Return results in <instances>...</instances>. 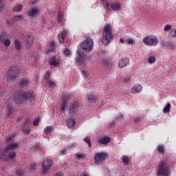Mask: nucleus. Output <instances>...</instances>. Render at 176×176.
Returning <instances> with one entry per match:
<instances>
[{
    "label": "nucleus",
    "instance_id": "1",
    "mask_svg": "<svg viewBox=\"0 0 176 176\" xmlns=\"http://www.w3.org/2000/svg\"><path fill=\"white\" fill-rule=\"evenodd\" d=\"M17 148H19V143H10L6 149L1 151L0 158L6 162L13 160V159L16 157V152L12 149H16Z\"/></svg>",
    "mask_w": 176,
    "mask_h": 176
},
{
    "label": "nucleus",
    "instance_id": "2",
    "mask_svg": "<svg viewBox=\"0 0 176 176\" xmlns=\"http://www.w3.org/2000/svg\"><path fill=\"white\" fill-rule=\"evenodd\" d=\"M32 97V94L30 91L22 92L16 91L14 96V100L16 104L19 105L23 104L24 101H28Z\"/></svg>",
    "mask_w": 176,
    "mask_h": 176
},
{
    "label": "nucleus",
    "instance_id": "3",
    "mask_svg": "<svg viewBox=\"0 0 176 176\" xmlns=\"http://www.w3.org/2000/svg\"><path fill=\"white\" fill-rule=\"evenodd\" d=\"M113 38L112 28L109 25H105L102 31V41L104 43L108 44Z\"/></svg>",
    "mask_w": 176,
    "mask_h": 176
},
{
    "label": "nucleus",
    "instance_id": "4",
    "mask_svg": "<svg viewBox=\"0 0 176 176\" xmlns=\"http://www.w3.org/2000/svg\"><path fill=\"white\" fill-rule=\"evenodd\" d=\"M170 173V164L164 160L159 162L157 166V174L161 176H168Z\"/></svg>",
    "mask_w": 176,
    "mask_h": 176
},
{
    "label": "nucleus",
    "instance_id": "5",
    "mask_svg": "<svg viewBox=\"0 0 176 176\" xmlns=\"http://www.w3.org/2000/svg\"><path fill=\"white\" fill-rule=\"evenodd\" d=\"M19 76V68L16 66L10 67L8 72V81L10 83H13L16 81V78Z\"/></svg>",
    "mask_w": 176,
    "mask_h": 176
},
{
    "label": "nucleus",
    "instance_id": "6",
    "mask_svg": "<svg viewBox=\"0 0 176 176\" xmlns=\"http://www.w3.org/2000/svg\"><path fill=\"white\" fill-rule=\"evenodd\" d=\"M94 43L93 39L91 38H85L82 43H81V49L84 50L86 53H90L93 50V46Z\"/></svg>",
    "mask_w": 176,
    "mask_h": 176
},
{
    "label": "nucleus",
    "instance_id": "7",
    "mask_svg": "<svg viewBox=\"0 0 176 176\" xmlns=\"http://www.w3.org/2000/svg\"><path fill=\"white\" fill-rule=\"evenodd\" d=\"M52 166H53V162L52 160L49 158L44 160V161L41 164L43 173L44 175H46V174H47V173L50 171V168H52Z\"/></svg>",
    "mask_w": 176,
    "mask_h": 176
},
{
    "label": "nucleus",
    "instance_id": "8",
    "mask_svg": "<svg viewBox=\"0 0 176 176\" xmlns=\"http://www.w3.org/2000/svg\"><path fill=\"white\" fill-rule=\"evenodd\" d=\"M143 43H145L148 46H157L159 41L155 36H145L143 39Z\"/></svg>",
    "mask_w": 176,
    "mask_h": 176
},
{
    "label": "nucleus",
    "instance_id": "9",
    "mask_svg": "<svg viewBox=\"0 0 176 176\" xmlns=\"http://www.w3.org/2000/svg\"><path fill=\"white\" fill-rule=\"evenodd\" d=\"M80 109V107H79V103L78 102H75L69 106V113L71 116H75L79 113Z\"/></svg>",
    "mask_w": 176,
    "mask_h": 176
},
{
    "label": "nucleus",
    "instance_id": "10",
    "mask_svg": "<svg viewBox=\"0 0 176 176\" xmlns=\"http://www.w3.org/2000/svg\"><path fill=\"white\" fill-rule=\"evenodd\" d=\"M87 60V54L82 52V51H78L77 52V56H76V61L82 65V64H85L86 61Z\"/></svg>",
    "mask_w": 176,
    "mask_h": 176
},
{
    "label": "nucleus",
    "instance_id": "11",
    "mask_svg": "<svg viewBox=\"0 0 176 176\" xmlns=\"http://www.w3.org/2000/svg\"><path fill=\"white\" fill-rule=\"evenodd\" d=\"M105 8L109 12H111V10H120V9H122L120 2H115L111 4L109 3H106Z\"/></svg>",
    "mask_w": 176,
    "mask_h": 176
},
{
    "label": "nucleus",
    "instance_id": "12",
    "mask_svg": "<svg viewBox=\"0 0 176 176\" xmlns=\"http://www.w3.org/2000/svg\"><path fill=\"white\" fill-rule=\"evenodd\" d=\"M108 157V154L107 153H99L95 154V163L96 164H99V163H102L105 159Z\"/></svg>",
    "mask_w": 176,
    "mask_h": 176
},
{
    "label": "nucleus",
    "instance_id": "13",
    "mask_svg": "<svg viewBox=\"0 0 176 176\" xmlns=\"http://www.w3.org/2000/svg\"><path fill=\"white\" fill-rule=\"evenodd\" d=\"M39 10H38V8H30L28 11V15L30 17H38V16L39 15L38 13Z\"/></svg>",
    "mask_w": 176,
    "mask_h": 176
},
{
    "label": "nucleus",
    "instance_id": "14",
    "mask_svg": "<svg viewBox=\"0 0 176 176\" xmlns=\"http://www.w3.org/2000/svg\"><path fill=\"white\" fill-rule=\"evenodd\" d=\"M14 43L15 49L16 50H17V52H21V50H23V43L21 42V41H20V39L15 38Z\"/></svg>",
    "mask_w": 176,
    "mask_h": 176
},
{
    "label": "nucleus",
    "instance_id": "15",
    "mask_svg": "<svg viewBox=\"0 0 176 176\" xmlns=\"http://www.w3.org/2000/svg\"><path fill=\"white\" fill-rule=\"evenodd\" d=\"M87 100H88L89 102L91 104H94L97 101V96L94 94H89L87 95Z\"/></svg>",
    "mask_w": 176,
    "mask_h": 176
},
{
    "label": "nucleus",
    "instance_id": "16",
    "mask_svg": "<svg viewBox=\"0 0 176 176\" xmlns=\"http://www.w3.org/2000/svg\"><path fill=\"white\" fill-rule=\"evenodd\" d=\"M21 89H27L30 86V80L28 78H22L20 82Z\"/></svg>",
    "mask_w": 176,
    "mask_h": 176
},
{
    "label": "nucleus",
    "instance_id": "17",
    "mask_svg": "<svg viewBox=\"0 0 176 176\" xmlns=\"http://www.w3.org/2000/svg\"><path fill=\"white\" fill-rule=\"evenodd\" d=\"M67 36V31L63 30L60 34L58 35V39L60 43H64V39Z\"/></svg>",
    "mask_w": 176,
    "mask_h": 176
},
{
    "label": "nucleus",
    "instance_id": "18",
    "mask_svg": "<svg viewBox=\"0 0 176 176\" xmlns=\"http://www.w3.org/2000/svg\"><path fill=\"white\" fill-rule=\"evenodd\" d=\"M129 60L127 58H124V59L119 60L118 67L120 68H124V67H126L127 65V64H129Z\"/></svg>",
    "mask_w": 176,
    "mask_h": 176
},
{
    "label": "nucleus",
    "instance_id": "19",
    "mask_svg": "<svg viewBox=\"0 0 176 176\" xmlns=\"http://www.w3.org/2000/svg\"><path fill=\"white\" fill-rule=\"evenodd\" d=\"M98 142L100 144H103V145H108V143L111 142V138L105 137V138H100L98 140Z\"/></svg>",
    "mask_w": 176,
    "mask_h": 176
},
{
    "label": "nucleus",
    "instance_id": "20",
    "mask_svg": "<svg viewBox=\"0 0 176 176\" xmlns=\"http://www.w3.org/2000/svg\"><path fill=\"white\" fill-rule=\"evenodd\" d=\"M63 102L62 103V105L60 106L61 111H65V107H67V104H68V100H67V97L63 96Z\"/></svg>",
    "mask_w": 176,
    "mask_h": 176
},
{
    "label": "nucleus",
    "instance_id": "21",
    "mask_svg": "<svg viewBox=\"0 0 176 176\" xmlns=\"http://www.w3.org/2000/svg\"><path fill=\"white\" fill-rule=\"evenodd\" d=\"M133 90H134L135 93H141V91H142V86L138 84L133 87Z\"/></svg>",
    "mask_w": 176,
    "mask_h": 176
},
{
    "label": "nucleus",
    "instance_id": "22",
    "mask_svg": "<svg viewBox=\"0 0 176 176\" xmlns=\"http://www.w3.org/2000/svg\"><path fill=\"white\" fill-rule=\"evenodd\" d=\"M7 113H8V118H9L10 115L13 113V106L10 104H8L7 106Z\"/></svg>",
    "mask_w": 176,
    "mask_h": 176
},
{
    "label": "nucleus",
    "instance_id": "23",
    "mask_svg": "<svg viewBox=\"0 0 176 176\" xmlns=\"http://www.w3.org/2000/svg\"><path fill=\"white\" fill-rule=\"evenodd\" d=\"M67 126H68L69 127H74V126H75V120H74V119L71 118L69 119L67 122H66Z\"/></svg>",
    "mask_w": 176,
    "mask_h": 176
},
{
    "label": "nucleus",
    "instance_id": "24",
    "mask_svg": "<svg viewBox=\"0 0 176 176\" xmlns=\"http://www.w3.org/2000/svg\"><path fill=\"white\" fill-rule=\"evenodd\" d=\"M23 7L24 6L23 4H17L16 6H14L13 10L14 12H20Z\"/></svg>",
    "mask_w": 176,
    "mask_h": 176
},
{
    "label": "nucleus",
    "instance_id": "25",
    "mask_svg": "<svg viewBox=\"0 0 176 176\" xmlns=\"http://www.w3.org/2000/svg\"><path fill=\"white\" fill-rule=\"evenodd\" d=\"M50 65H54V67H60V62L56 59H53L50 62Z\"/></svg>",
    "mask_w": 176,
    "mask_h": 176
},
{
    "label": "nucleus",
    "instance_id": "26",
    "mask_svg": "<svg viewBox=\"0 0 176 176\" xmlns=\"http://www.w3.org/2000/svg\"><path fill=\"white\" fill-rule=\"evenodd\" d=\"M85 157H86V155L83 153L76 154V159H77L78 160H85Z\"/></svg>",
    "mask_w": 176,
    "mask_h": 176
},
{
    "label": "nucleus",
    "instance_id": "27",
    "mask_svg": "<svg viewBox=\"0 0 176 176\" xmlns=\"http://www.w3.org/2000/svg\"><path fill=\"white\" fill-rule=\"evenodd\" d=\"M170 108H171V104L167 103L166 107L164 108V113H170Z\"/></svg>",
    "mask_w": 176,
    "mask_h": 176
},
{
    "label": "nucleus",
    "instance_id": "28",
    "mask_svg": "<svg viewBox=\"0 0 176 176\" xmlns=\"http://www.w3.org/2000/svg\"><path fill=\"white\" fill-rule=\"evenodd\" d=\"M16 137V135L12 134V135H8L6 140L7 141V142H9L10 141H14V138Z\"/></svg>",
    "mask_w": 176,
    "mask_h": 176
},
{
    "label": "nucleus",
    "instance_id": "29",
    "mask_svg": "<svg viewBox=\"0 0 176 176\" xmlns=\"http://www.w3.org/2000/svg\"><path fill=\"white\" fill-rule=\"evenodd\" d=\"M162 45L164 46V47H166V49H171V47H173V43L170 42H164L162 43Z\"/></svg>",
    "mask_w": 176,
    "mask_h": 176
},
{
    "label": "nucleus",
    "instance_id": "30",
    "mask_svg": "<svg viewBox=\"0 0 176 176\" xmlns=\"http://www.w3.org/2000/svg\"><path fill=\"white\" fill-rule=\"evenodd\" d=\"M23 19H24V17H23V16L21 15H16L13 16V20L14 21H21L23 20Z\"/></svg>",
    "mask_w": 176,
    "mask_h": 176
},
{
    "label": "nucleus",
    "instance_id": "31",
    "mask_svg": "<svg viewBox=\"0 0 176 176\" xmlns=\"http://www.w3.org/2000/svg\"><path fill=\"white\" fill-rule=\"evenodd\" d=\"M33 38H26V46L31 47L32 46Z\"/></svg>",
    "mask_w": 176,
    "mask_h": 176
},
{
    "label": "nucleus",
    "instance_id": "32",
    "mask_svg": "<svg viewBox=\"0 0 176 176\" xmlns=\"http://www.w3.org/2000/svg\"><path fill=\"white\" fill-rule=\"evenodd\" d=\"M47 85H49V87H50V89H54V87H56V82L52 81V80H48V82H47Z\"/></svg>",
    "mask_w": 176,
    "mask_h": 176
},
{
    "label": "nucleus",
    "instance_id": "33",
    "mask_svg": "<svg viewBox=\"0 0 176 176\" xmlns=\"http://www.w3.org/2000/svg\"><path fill=\"white\" fill-rule=\"evenodd\" d=\"M82 74L83 75V76H86V78H88V79H91V76L90 75V73H89V72L83 70Z\"/></svg>",
    "mask_w": 176,
    "mask_h": 176
},
{
    "label": "nucleus",
    "instance_id": "34",
    "mask_svg": "<svg viewBox=\"0 0 176 176\" xmlns=\"http://www.w3.org/2000/svg\"><path fill=\"white\" fill-rule=\"evenodd\" d=\"M84 141H85V142H86L87 144H88L89 148H91V141L90 140V138H89V137H85V138H84Z\"/></svg>",
    "mask_w": 176,
    "mask_h": 176
},
{
    "label": "nucleus",
    "instance_id": "35",
    "mask_svg": "<svg viewBox=\"0 0 176 176\" xmlns=\"http://www.w3.org/2000/svg\"><path fill=\"white\" fill-rule=\"evenodd\" d=\"M102 65H104V67L109 66V62L108 61V59H107V58L102 59Z\"/></svg>",
    "mask_w": 176,
    "mask_h": 176
},
{
    "label": "nucleus",
    "instance_id": "36",
    "mask_svg": "<svg viewBox=\"0 0 176 176\" xmlns=\"http://www.w3.org/2000/svg\"><path fill=\"white\" fill-rule=\"evenodd\" d=\"M64 14H58V22L59 23H64Z\"/></svg>",
    "mask_w": 176,
    "mask_h": 176
},
{
    "label": "nucleus",
    "instance_id": "37",
    "mask_svg": "<svg viewBox=\"0 0 176 176\" xmlns=\"http://www.w3.org/2000/svg\"><path fill=\"white\" fill-rule=\"evenodd\" d=\"M170 34L171 36H173V38H175V36H176V29L175 28L171 29L170 31Z\"/></svg>",
    "mask_w": 176,
    "mask_h": 176
},
{
    "label": "nucleus",
    "instance_id": "38",
    "mask_svg": "<svg viewBox=\"0 0 176 176\" xmlns=\"http://www.w3.org/2000/svg\"><path fill=\"white\" fill-rule=\"evenodd\" d=\"M2 43L4 45V46H10V40H9V38H6L3 41Z\"/></svg>",
    "mask_w": 176,
    "mask_h": 176
},
{
    "label": "nucleus",
    "instance_id": "39",
    "mask_svg": "<svg viewBox=\"0 0 176 176\" xmlns=\"http://www.w3.org/2000/svg\"><path fill=\"white\" fill-rule=\"evenodd\" d=\"M157 151L160 153H164V148L162 145H158L157 146Z\"/></svg>",
    "mask_w": 176,
    "mask_h": 176
},
{
    "label": "nucleus",
    "instance_id": "40",
    "mask_svg": "<svg viewBox=\"0 0 176 176\" xmlns=\"http://www.w3.org/2000/svg\"><path fill=\"white\" fill-rule=\"evenodd\" d=\"M148 63L150 64H153L155 61V56H151L148 58Z\"/></svg>",
    "mask_w": 176,
    "mask_h": 176
},
{
    "label": "nucleus",
    "instance_id": "41",
    "mask_svg": "<svg viewBox=\"0 0 176 176\" xmlns=\"http://www.w3.org/2000/svg\"><path fill=\"white\" fill-rule=\"evenodd\" d=\"M6 39L5 38V32H3L0 35V42L2 43Z\"/></svg>",
    "mask_w": 176,
    "mask_h": 176
},
{
    "label": "nucleus",
    "instance_id": "42",
    "mask_svg": "<svg viewBox=\"0 0 176 176\" xmlns=\"http://www.w3.org/2000/svg\"><path fill=\"white\" fill-rule=\"evenodd\" d=\"M52 130V126H47L45 130H44V133L45 134H49Z\"/></svg>",
    "mask_w": 176,
    "mask_h": 176
},
{
    "label": "nucleus",
    "instance_id": "43",
    "mask_svg": "<svg viewBox=\"0 0 176 176\" xmlns=\"http://www.w3.org/2000/svg\"><path fill=\"white\" fill-rule=\"evenodd\" d=\"M44 79H45V80H47V82H49V80H50V74L47 73L46 74H45Z\"/></svg>",
    "mask_w": 176,
    "mask_h": 176
},
{
    "label": "nucleus",
    "instance_id": "44",
    "mask_svg": "<svg viewBox=\"0 0 176 176\" xmlns=\"http://www.w3.org/2000/svg\"><path fill=\"white\" fill-rule=\"evenodd\" d=\"M22 131L23 134H30L31 133V130H30V129H23Z\"/></svg>",
    "mask_w": 176,
    "mask_h": 176
},
{
    "label": "nucleus",
    "instance_id": "45",
    "mask_svg": "<svg viewBox=\"0 0 176 176\" xmlns=\"http://www.w3.org/2000/svg\"><path fill=\"white\" fill-rule=\"evenodd\" d=\"M122 162H123V163H124L125 164H128V163H129V157H124L122 158Z\"/></svg>",
    "mask_w": 176,
    "mask_h": 176
},
{
    "label": "nucleus",
    "instance_id": "46",
    "mask_svg": "<svg viewBox=\"0 0 176 176\" xmlns=\"http://www.w3.org/2000/svg\"><path fill=\"white\" fill-rule=\"evenodd\" d=\"M64 54H65V56H70L71 55V52H69V50L68 49H65L63 51Z\"/></svg>",
    "mask_w": 176,
    "mask_h": 176
},
{
    "label": "nucleus",
    "instance_id": "47",
    "mask_svg": "<svg viewBox=\"0 0 176 176\" xmlns=\"http://www.w3.org/2000/svg\"><path fill=\"white\" fill-rule=\"evenodd\" d=\"M38 124H39V119H36L33 122V126H38Z\"/></svg>",
    "mask_w": 176,
    "mask_h": 176
},
{
    "label": "nucleus",
    "instance_id": "48",
    "mask_svg": "<svg viewBox=\"0 0 176 176\" xmlns=\"http://www.w3.org/2000/svg\"><path fill=\"white\" fill-rule=\"evenodd\" d=\"M26 39H32V34L30 32L27 33Z\"/></svg>",
    "mask_w": 176,
    "mask_h": 176
},
{
    "label": "nucleus",
    "instance_id": "49",
    "mask_svg": "<svg viewBox=\"0 0 176 176\" xmlns=\"http://www.w3.org/2000/svg\"><path fill=\"white\" fill-rule=\"evenodd\" d=\"M16 174L17 175L21 176V175H23V172L21 171V170L17 169V170H16Z\"/></svg>",
    "mask_w": 176,
    "mask_h": 176
},
{
    "label": "nucleus",
    "instance_id": "50",
    "mask_svg": "<svg viewBox=\"0 0 176 176\" xmlns=\"http://www.w3.org/2000/svg\"><path fill=\"white\" fill-rule=\"evenodd\" d=\"M164 31H168V30H171V25H166L164 28Z\"/></svg>",
    "mask_w": 176,
    "mask_h": 176
},
{
    "label": "nucleus",
    "instance_id": "51",
    "mask_svg": "<svg viewBox=\"0 0 176 176\" xmlns=\"http://www.w3.org/2000/svg\"><path fill=\"white\" fill-rule=\"evenodd\" d=\"M2 9H3V1L0 0V12H2Z\"/></svg>",
    "mask_w": 176,
    "mask_h": 176
},
{
    "label": "nucleus",
    "instance_id": "52",
    "mask_svg": "<svg viewBox=\"0 0 176 176\" xmlns=\"http://www.w3.org/2000/svg\"><path fill=\"white\" fill-rule=\"evenodd\" d=\"M50 47H52V49H54L56 47V42L52 41L50 43Z\"/></svg>",
    "mask_w": 176,
    "mask_h": 176
},
{
    "label": "nucleus",
    "instance_id": "53",
    "mask_svg": "<svg viewBox=\"0 0 176 176\" xmlns=\"http://www.w3.org/2000/svg\"><path fill=\"white\" fill-rule=\"evenodd\" d=\"M31 170H36V164H32Z\"/></svg>",
    "mask_w": 176,
    "mask_h": 176
},
{
    "label": "nucleus",
    "instance_id": "54",
    "mask_svg": "<svg viewBox=\"0 0 176 176\" xmlns=\"http://www.w3.org/2000/svg\"><path fill=\"white\" fill-rule=\"evenodd\" d=\"M127 43H128L129 45H131L132 43H134V40H133V39H129V40H128Z\"/></svg>",
    "mask_w": 176,
    "mask_h": 176
},
{
    "label": "nucleus",
    "instance_id": "55",
    "mask_svg": "<svg viewBox=\"0 0 176 176\" xmlns=\"http://www.w3.org/2000/svg\"><path fill=\"white\" fill-rule=\"evenodd\" d=\"M60 153H62V155H67V150L63 149L60 151Z\"/></svg>",
    "mask_w": 176,
    "mask_h": 176
},
{
    "label": "nucleus",
    "instance_id": "56",
    "mask_svg": "<svg viewBox=\"0 0 176 176\" xmlns=\"http://www.w3.org/2000/svg\"><path fill=\"white\" fill-rule=\"evenodd\" d=\"M120 43H123L124 42V38H120Z\"/></svg>",
    "mask_w": 176,
    "mask_h": 176
},
{
    "label": "nucleus",
    "instance_id": "57",
    "mask_svg": "<svg viewBox=\"0 0 176 176\" xmlns=\"http://www.w3.org/2000/svg\"><path fill=\"white\" fill-rule=\"evenodd\" d=\"M113 124H115L114 122H110V126L112 127V126H113Z\"/></svg>",
    "mask_w": 176,
    "mask_h": 176
},
{
    "label": "nucleus",
    "instance_id": "58",
    "mask_svg": "<svg viewBox=\"0 0 176 176\" xmlns=\"http://www.w3.org/2000/svg\"><path fill=\"white\" fill-rule=\"evenodd\" d=\"M56 176H63V175H61V173H56Z\"/></svg>",
    "mask_w": 176,
    "mask_h": 176
},
{
    "label": "nucleus",
    "instance_id": "59",
    "mask_svg": "<svg viewBox=\"0 0 176 176\" xmlns=\"http://www.w3.org/2000/svg\"><path fill=\"white\" fill-rule=\"evenodd\" d=\"M129 78H125V79L124 80V82H129Z\"/></svg>",
    "mask_w": 176,
    "mask_h": 176
},
{
    "label": "nucleus",
    "instance_id": "60",
    "mask_svg": "<svg viewBox=\"0 0 176 176\" xmlns=\"http://www.w3.org/2000/svg\"><path fill=\"white\" fill-rule=\"evenodd\" d=\"M135 122H140V119H139V118L135 119Z\"/></svg>",
    "mask_w": 176,
    "mask_h": 176
}]
</instances>
